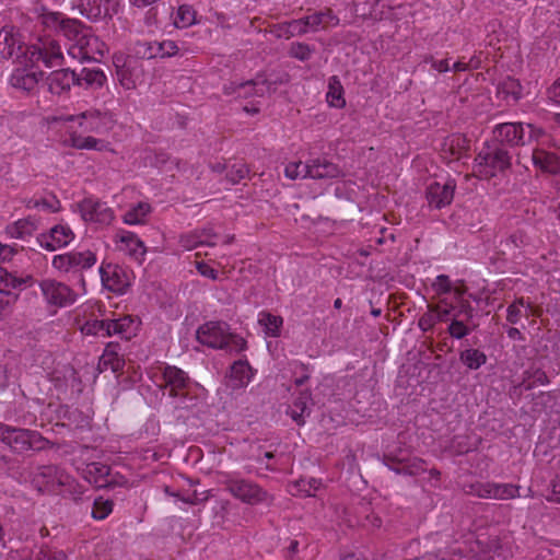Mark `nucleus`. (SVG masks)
I'll use <instances>...</instances> for the list:
<instances>
[{
  "mask_svg": "<svg viewBox=\"0 0 560 560\" xmlns=\"http://www.w3.org/2000/svg\"><path fill=\"white\" fill-rule=\"evenodd\" d=\"M323 14V25L322 27H335L339 24V19L334 14L330 9H326L325 11H320Z\"/></svg>",
  "mask_w": 560,
  "mask_h": 560,
  "instance_id": "nucleus-63",
  "label": "nucleus"
},
{
  "mask_svg": "<svg viewBox=\"0 0 560 560\" xmlns=\"http://www.w3.org/2000/svg\"><path fill=\"white\" fill-rule=\"evenodd\" d=\"M40 293L48 306L67 307L77 301V293L66 283L55 279H44L38 283Z\"/></svg>",
  "mask_w": 560,
  "mask_h": 560,
  "instance_id": "nucleus-9",
  "label": "nucleus"
},
{
  "mask_svg": "<svg viewBox=\"0 0 560 560\" xmlns=\"http://www.w3.org/2000/svg\"><path fill=\"white\" fill-rule=\"evenodd\" d=\"M526 243V237L523 232H515L505 240V246L511 249L520 248Z\"/></svg>",
  "mask_w": 560,
  "mask_h": 560,
  "instance_id": "nucleus-61",
  "label": "nucleus"
},
{
  "mask_svg": "<svg viewBox=\"0 0 560 560\" xmlns=\"http://www.w3.org/2000/svg\"><path fill=\"white\" fill-rule=\"evenodd\" d=\"M441 305H436L434 307V312H436L438 320L446 322L448 320L454 307L452 304H448L446 300H441Z\"/></svg>",
  "mask_w": 560,
  "mask_h": 560,
  "instance_id": "nucleus-57",
  "label": "nucleus"
},
{
  "mask_svg": "<svg viewBox=\"0 0 560 560\" xmlns=\"http://www.w3.org/2000/svg\"><path fill=\"white\" fill-rule=\"evenodd\" d=\"M80 84H85L90 88H102L106 82V75L101 69L84 68L79 77Z\"/></svg>",
  "mask_w": 560,
  "mask_h": 560,
  "instance_id": "nucleus-43",
  "label": "nucleus"
},
{
  "mask_svg": "<svg viewBox=\"0 0 560 560\" xmlns=\"http://www.w3.org/2000/svg\"><path fill=\"white\" fill-rule=\"evenodd\" d=\"M43 75V71L18 68L12 72L9 81L12 88L25 93H32L37 89L38 82Z\"/></svg>",
  "mask_w": 560,
  "mask_h": 560,
  "instance_id": "nucleus-25",
  "label": "nucleus"
},
{
  "mask_svg": "<svg viewBox=\"0 0 560 560\" xmlns=\"http://www.w3.org/2000/svg\"><path fill=\"white\" fill-rule=\"evenodd\" d=\"M48 91L54 95L68 93L72 85L80 84L79 77L70 69L51 71L46 78Z\"/></svg>",
  "mask_w": 560,
  "mask_h": 560,
  "instance_id": "nucleus-19",
  "label": "nucleus"
},
{
  "mask_svg": "<svg viewBox=\"0 0 560 560\" xmlns=\"http://www.w3.org/2000/svg\"><path fill=\"white\" fill-rule=\"evenodd\" d=\"M432 290L438 295L447 294L453 292L456 301L458 302V305H460L462 301H465L463 299V295L465 293V289L460 287H454L450 277L446 275H439L434 281L432 282Z\"/></svg>",
  "mask_w": 560,
  "mask_h": 560,
  "instance_id": "nucleus-34",
  "label": "nucleus"
},
{
  "mask_svg": "<svg viewBox=\"0 0 560 560\" xmlns=\"http://www.w3.org/2000/svg\"><path fill=\"white\" fill-rule=\"evenodd\" d=\"M523 308L532 310L530 303H525L524 299H518L506 310V319L511 324H517L524 315Z\"/></svg>",
  "mask_w": 560,
  "mask_h": 560,
  "instance_id": "nucleus-46",
  "label": "nucleus"
},
{
  "mask_svg": "<svg viewBox=\"0 0 560 560\" xmlns=\"http://www.w3.org/2000/svg\"><path fill=\"white\" fill-rule=\"evenodd\" d=\"M392 470L398 475L419 476L427 470L425 462L418 457L399 460Z\"/></svg>",
  "mask_w": 560,
  "mask_h": 560,
  "instance_id": "nucleus-36",
  "label": "nucleus"
},
{
  "mask_svg": "<svg viewBox=\"0 0 560 560\" xmlns=\"http://www.w3.org/2000/svg\"><path fill=\"white\" fill-rule=\"evenodd\" d=\"M171 495L177 498L178 500L191 504L197 505L200 503L206 502L209 499V491H205L201 493H198L197 491H192L191 493L187 495H179L178 493H170Z\"/></svg>",
  "mask_w": 560,
  "mask_h": 560,
  "instance_id": "nucleus-52",
  "label": "nucleus"
},
{
  "mask_svg": "<svg viewBox=\"0 0 560 560\" xmlns=\"http://www.w3.org/2000/svg\"><path fill=\"white\" fill-rule=\"evenodd\" d=\"M424 62L429 63L433 70L440 73L447 72L451 70L447 59L436 60L432 56H425Z\"/></svg>",
  "mask_w": 560,
  "mask_h": 560,
  "instance_id": "nucleus-60",
  "label": "nucleus"
},
{
  "mask_svg": "<svg viewBox=\"0 0 560 560\" xmlns=\"http://www.w3.org/2000/svg\"><path fill=\"white\" fill-rule=\"evenodd\" d=\"M109 337L118 335L121 338L130 339L137 330V323L130 316H124L118 319L108 320Z\"/></svg>",
  "mask_w": 560,
  "mask_h": 560,
  "instance_id": "nucleus-33",
  "label": "nucleus"
},
{
  "mask_svg": "<svg viewBox=\"0 0 560 560\" xmlns=\"http://www.w3.org/2000/svg\"><path fill=\"white\" fill-rule=\"evenodd\" d=\"M79 5L81 13L93 21L112 18L119 7L116 0H81Z\"/></svg>",
  "mask_w": 560,
  "mask_h": 560,
  "instance_id": "nucleus-18",
  "label": "nucleus"
},
{
  "mask_svg": "<svg viewBox=\"0 0 560 560\" xmlns=\"http://www.w3.org/2000/svg\"><path fill=\"white\" fill-rule=\"evenodd\" d=\"M323 16L324 15L320 14V12H315L311 15L302 18L306 33L317 32L323 25Z\"/></svg>",
  "mask_w": 560,
  "mask_h": 560,
  "instance_id": "nucleus-55",
  "label": "nucleus"
},
{
  "mask_svg": "<svg viewBox=\"0 0 560 560\" xmlns=\"http://www.w3.org/2000/svg\"><path fill=\"white\" fill-rule=\"evenodd\" d=\"M110 468L103 463H90L83 470V477L86 481L94 485L97 488H106L109 486Z\"/></svg>",
  "mask_w": 560,
  "mask_h": 560,
  "instance_id": "nucleus-30",
  "label": "nucleus"
},
{
  "mask_svg": "<svg viewBox=\"0 0 560 560\" xmlns=\"http://www.w3.org/2000/svg\"><path fill=\"white\" fill-rule=\"evenodd\" d=\"M51 122L58 121H75L83 132L102 133L107 129V125L113 121L112 114L101 112L100 109H89L78 115L52 116L49 118Z\"/></svg>",
  "mask_w": 560,
  "mask_h": 560,
  "instance_id": "nucleus-8",
  "label": "nucleus"
},
{
  "mask_svg": "<svg viewBox=\"0 0 560 560\" xmlns=\"http://www.w3.org/2000/svg\"><path fill=\"white\" fill-rule=\"evenodd\" d=\"M289 34L290 38L294 36H302L306 34V28L304 27V23L302 19L289 21Z\"/></svg>",
  "mask_w": 560,
  "mask_h": 560,
  "instance_id": "nucleus-62",
  "label": "nucleus"
},
{
  "mask_svg": "<svg viewBox=\"0 0 560 560\" xmlns=\"http://www.w3.org/2000/svg\"><path fill=\"white\" fill-rule=\"evenodd\" d=\"M0 440L16 453L40 450L45 442L35 431L11 428L3 424H0Z\"/></svg>",
  "mask_w": 560,
  "mask_h": 560,
  "instance_id": "nucleus-7",
  "label": "nucleus"
},
{
  "mask_svg": "<svg viewBox=\"0 0 560 560\" xmlns=\"http://www.w3.org/2000/svg\"><path fill=\"white\" fill-rule=\"evenodd\" d=\"M498 93L508 102H516L522 97V86L517 80L509 77L499 83Z\"/></svg>",
  "mask_w": 560,
  "mask_h": 560,
  "instance_id": "nucleus-41",
  "label": "nucleus"
},
{
  "mask_svg": "<svg viewBox=\"0 0 560 560\" xmlns=\"http://www.w3.org/2000/svg\"><path fill=\"white\" fill-rule=\"evenodd\" d=\"M455 184L453 180L443 184L433 182L428 186L427 200L431 207L441 209L452 202Z\"/></svg>",
  "mask_w": 560,
  "mask_h": 560,
  "instance_id": "nucleus-23",
  "label": "nucleus"
},
{
  "mask_svg": "<svg viewBox=\"0 0 560 560\" xmlns=\"http://www.w3.org/2000/svg\"><path fill=\"white\" fill-rule=\"evenodd\" d=\"M67 144L77 150H95L106 151L108 149V142L102 139H97L92 136H83L77 130H69V138Z\"/></svg>",
  "mask_w": 560,
  "mask_h": 560,
  "instance_id": "nucleus-27",
  "label": "nucleus"
},
{
  "mask_svg": "<svg viewBox=\"0 0 560 560\" xmlns=\"http://www.w3.org/2000/svg\"><path fill=\"white\" fill-rule=\"evenodd\" d=\"M22 40L13 26L0 30V58L4 60L19 58L22 54Z\"/></svg>",
  "mask_w": 560,
  "mask_h": 560,
  "instance_id": "nucleus-21",
  "label": "nucleus"
},
{
  "mask_svg": "<svg viewBox=\"0 0 560 560\" xmlns=\"http://www.w3.org/2000/svg\"><path fill=\"white\" fill-rule=\"evenodd\" d=\"M96 261V254L90 249L71 250L55 255L51 260V266L58 272L63 275H79L82 271L92 268Z\"/></svg>",
  "mask_w": 560,
  "mask_h": 560,
  "instance_id": "nucleus-6",
  "label": "nucleus"
},
{
  "mask_svg": "<svg viewBox=\"0 0 560 560\" xmlns=\"http://www.w3.org/2000/svg\"><path fill=\"white\" fill-rule=\"evenodd\" d=\"M459 359L470 370H477L487 361L486 354L478 349H466L460 352Z\"/></svg>",
  "mask_w": 560,
  "mask_h": 560,
  "instance_id": "nucleus-44",
  "label": "nucleus"
},
{
  "mask_svg": "<svg viewBox=\"0 0 560 560\" xmlns=\"http://www.w3.org/2000/svg\"><path fill=\"white\" fill-rule=\"evenodd\" d=\"M284 175L290 179L306 178L308 176V164L291 162L284 168Z\"/></svg>",
  "mask_w": 560,
  "mask_h": 560,
  "instance_id": "nucleus-48",
  "label": "nucleus"
},
{
  "mask_svg": "<svg viewBox=\"0 0 560 560\" xmlns=\"http://www.w3.org/2000/svg\"><path fill=\"white\" fill-rule=\"evenodd\" d=\"M195 22L196 11L192 7L188 4L179 5L174 16V25L177 28H187L195 24Z\"/></svg>",
  "mask_w": 560,
  "mask_h": 560,
  "instance_id": "nucleus-45",
  "label": "nucleus"
},
{
  "mask_svg": "<svg viewBox=\"0 0 560 560\" xmlns=\"http://www.w3.org/2000/svg\"><path fill=\"white\" fill-rule=\"evenodd\" d=\"M547 139H542L540 144H535L532 151V163L533 166L544 173L550 175L560 174V151L552 150V143H547Z\"/></svg>",
  "mask_w": 560,
  "mask_h": 560,
  "instance_id": "nucleus-11",
  "label": "nucleus"
},
{
  "mask_svg": "<svg viewBox=\"0 0 560 560\" xmlns=\"http://www.w3.org/2000/svg\"><path fill=\"white\" fill-rule=\"evenodd\" d=\"M38 220L33 217L19 219L5 226V234L11 238L27 240L37 231Z\"/></svg>",
  "mask_w": 560,
  "mask_h": 560,
  "instance_id": "nucleus-28",
  "label": "nucleus"
},
{
  "mask_svg": "<svg viewBox=\"0 0 560 560\" xmlns=\"http://www.w3.org/2000/svg\"><path fill=\"white\" fill-rule=\"evenodd\" d=\"M156 58L173 57L178 52V47L173 40L158 42Z\"/></svg>",
  "mask_w": 560,
  "mask_h": 560,
  "instance_id": "nucleus-54",
  "label": "nucleus"
},
{
  "mask_svg": "<svg viewBox=\"0 0 560 560\" xmlns=\"http://www.w3.org/2000/svg\"><path fill=\"white\" fill-rule=\"evenodd\" d=\"M113 511V502L98 498L94 501L92 516L95 520L106 518Z\"/></svg>",
  "mask_w": 560,
  "mask_h": 560,
  "instance_id": "nucleus-49",
  "label": "nucleus"
},
{
  "mask_svg": "<svg viewBox=\"0 0 560 560\" xmlns=\"http://www.w3.org/2000/svg\"><path fill=\"white\" fill-rule=\"evenodd\" d=\"M156 47H158L156 40H153V42L143 40V42H138L135 45L133 51L140 58L153 59V58H156V54H158Z\"/></svg>",
  "mask_w": 560,
  "mask_h": 560,
  "instance_id": "nucleus-47",
  "label": "nucleus"
},
{
  "mask_svg": "<svg viewBox=\"0 0 560 560\" xmlns=\"http://www.w3.org/2000/svg\"><path fill=\"white\" fill-rule=\"evenodd\" d=\"M311 393L308 390L301 392L288 409V415L298 424L305 423V418L310 416Z\"/></svg>",
  "mask_w": 560,
  "mask_h": 560,
  "instance_id": "nucleus-31",
  "label": "nucleus"
},
{
  "mask_svg": "<svg viewBox=\"0 0 560 560\" xmlns=\"http://www.w3.org/2000/svg\"><path fill=\"white\" fill-rule=\"evenodd\" d=\"M151 211L152 208L150 203L143 201L138 202L125 212L122 221L128 225L143 224Z\"/></svg>",
  "mask_w": 560,
  "mask_h": 560,
  "instance_id": "nucleus-38",
  "label": "nucleus"
},
{
  "mask_svg": "<svg viewBox=\"0 0 560 560\" xmlns=\"http://www.w3.org/2000/svg\"><path fill=\"white\" fill-rule=\"evenodd\" d=\"M269 86L266 81L261 78L246 82H231L224 86V93L226 95H234L237 98H247L250 96H262Z\"/></svg>",
  "mask_w": 560,
  "mask_h": 560,
  "instance_id": "nucleus-22",
  "label": "nucleus"
},
{
  "mask_svg": "<svg viewBox=\"0 0 560 560\" xmlns=\"http://www.w3.org/2000/svg\"><path fill=\"white\" fill-rule=\"evenodd\" d=\"M19 248L15 245L0 243V262H9L18 254Z\"/></svg>",
  "mask_w": 560,
  "mask_h": 560,
  "instance_id": "nucleus-59",
  "label": "nucleus"
},
{
  "mask_svg": "<svg viewBox=\"0 0 560 560\" xmlns=\"http://www.w3.org/2000/svg\"><path fill=\"white\" fill-rule=\"evenodd\" d=\"M218 237V234L209 226L182 234L179 237V244L184 249L192 250L202 245L214 246Z\"/></svg>",
  "mask_w": 560,
  "mask_h": 560,
  "instance_id": "nucleus-24",
  "label": "nucleus"
},
{
  "mask_svg": "<svg viewBox=\"0 0 560 560\" xmlns=\"http://www.w3.org/2000/svg\"><path fill=\"white\" fill-rule=\"evenodd\" d=\"M512 156L502 147L483 148L475 158L474 174L481 179H490L510 168Z\"/></svg>",
  "mask_w": 560,
  "mask_h": 560,
  "instance_id": "nucleus-3",
  "label": "nucleus"
},
{
  "mask_svg": "<svg viewBox=\"0 0 560 560\" xmlns=\"http://www.w3.org/2000/svg\"><path fill=\"white\" fill-rule=\"evenodd\" d=\"M70 476L62 469L49 465L38 469L34 477V482L39 491H56L58 488L68 485Z\"/></svg>",
  "mask_w": 560,
  "mask_h": 560,
  "instance_id": "nucleus-17",
  "label": "nucleus"
},
{
  "mask_svg": "<svg viewBox=\"0 0 560 560\" xmlns=\"http://www.w3.org/2000/svg\"><path fill=\"white\" fill-rule=\"evenodd\" d=\"M80 330L86 336L109 337L108 320L89 319L80 326Z\"/></svg>",
  "mask_w": 560,
  "mask_h": 560,
  "instance_id": "nucleus-42",
  "label": "nucleus"
},
{
  "mask_svg": "<svg viewBox=\"0 0 560 560\" xmlns=\"http://www.w3.org/2000/svg\"><path fill=\"white\" fill-rule=\"evenodd\" d=\"M518 485L494 481H477L469 486V494L480 499L511 500L520 497Z\"/></svg>",
  "mask_w": 560,
  "mask_h": 560,
  "instance_id": "nucleus-10",
  "label": "nucleus"
},
{
  "mask_svg": "<svg viewBox=\"0 0 560 560\" xmlns=\"http://www.w3.org/2000/svg\"><path fill=\"white\" fill-rule=\"evenodd\" d=\"M30 277L22 278L9 272L4 268H0V302L4 295H9L11 290L22 289Z\"/></svg>",
  "mask_w": 560,
  "mask_h": 560,
  "instance_id": "nucleus-35",
  "label": "nucleus"
},
{
  "mask_svg": "<svg viewBox=\"0 0 560 560\" xmlns=\"http://www.w3.org/2000/svg\"><path fill=\"white\" fill-rule=\"evenodd\" d=\"M254 376L253 370L247 361L238 360L230 369V386L234 389L243 388L248 385Z\"/></svg>",
  "mask_w": 560,
  "mask_h": 560,
  "instance_id": "nucleus-29",
  "label": "nucleus"
},
{
  "mask_svg": "<svg viewBox=\"0 0 560 560\" xmlns=\"http://www.w3.org/2000/svg\"><path fill=\"white\" fill-rule=\"evenodd\" d=\"M341 175L338 165L327 161L316 159L308 163V176L314 179L336 178Z\"/></svg>",
  "mask_w": 560,
  "mask_h": 560,
  "instance_id": "nucleus-32",
  "label": "nucleus"
},
{
  "mask_svg": "<svg viewBox=\"0 0 560 560\" xmlns=\"http://www.w3.org/2000/svg\"><path fill=\"white\" fill-rule=\"evenodd\" d=\"M119 59L115 61V66L117 68V78L120 82V84L126 90H131L136 88V81L132 79L131 74L129 73V70L125 68V66L118 65Z\"/></svg>",
  "mask_w": 560,
  "mask_h": 560,
  "instance_id": "nucleus-53",
  "label": "nucleus"
},
{
  "mask_svg": "<svg viewBox=\"0 0 560 560\" xmlns=\"http://www.w3.org/2000/svg\"><path fill=\"white\" fill-rule=\"evenodd\" d=\"M312 48L304 43H293L289 50L291 57L301 61L308 60L312 56Z\"/></svg>",
  "mask_w": 560,
  "mask_h": 560,
  "instance_id": "nucleus-50",
  "label": "nucleus"
},
{
  "mask_svg": "<svg viewBox=\"0 0 560 560\" xmlns=\"http://www.w3.org/2000/svg\"><path fill=\"white\" fill-rule=\"evenodd\" d=\"M222 485L233 498L248 505L267 503L271 499L258 483L235 474H225Z\"/></svg>",
  "mask_w": 560,
  "mask_h": 560,
  "instance_id": "nucleus-4",
  "label": "nucleus"
},
{
  "mask_svg": "<svg viewBox=\"0 0 560 560\" xmlns=\"http://www.w3.org/2000/svg\"><path fill=\"white\" fill-rule=\"evenodd\" d=\"M470 551L474 553L472 557L478 559H493L498 555V540L491 539L488 541L487 539L477 538Z\"/></svg>",
  "mask_w": 560,
  "mask_h": 560,
  "instance_id": "nucleus-40",
  "label": "nucleus"
},
{
  "mask_svg": "<svg viewBox=\"0 0 560 560\" xmlns=\"http://www.w3.org/2000/svg\"><path fill=\"white\" fill-rule=\"evenodd\" d=\"M464 316L466 320H470L474 316V308L468 301H462L458 305V311L454 314V317L448 326V334L455 339H462L468 336L471 328L463 320L459 319Z\"/></svg>",
  "mask_w": 560,
  "mask_h": 560,
  "instance_id": "nucleus-26",
  "label": "nucleus"
},
{
  "mask_svg": "<svg viewBox=\"0 0 560 560\" xmlns=\"http://www.w3.org/2000/svg\"><path fill=\"white\" fill-rule=\"evenodd\" d=\"M299 487H301V491H303L305 497H314L320 489L322 482L315 478H311L308 480L302 479L299 482Z\"/></svg>",
  "mask_w": 560,
  "mask_h": 560,
  "instance_id": "nucleus-56",
  "label": "nucleus"
},
{
  "mask_svg": "<svg viewBox=\"0 0 560 560\" xmlns=\"http://www.w3.org/2000/svg\"><path fill=\"white\" fill-rule=\"evenodd\" d=\"M258 324L267 336L276 338L281 334L283 319L281 316L262 311L258 314Z\"/></svg>",
  "mask_w": 560,
  "mask_h": 560,
  "instance_id": "nucleus-37",
  "label": "nucleus"
},
{
  "mask_svg": "<svg viewBox=\"0 0 560 560\" xmlns=\"http://www.w3.org/2000/svg\"><path fill=\"white\" fill-rule=\"evenodd\" d=\"M116 249L135 261L141 264L144 260L147 247L144 243L130 231H118L114 236Z\"/></svg>",
  "mask_w": 560,
  "mask_h": 560,
  "instance_id": "nucleus-16",
  "label": "nucleus"
},
{
  "mask_svg": "<svg viewBox=\"0 0 560 560\" xmlns=\"http://www.w3.org/2000/svg\"><path fill=\"white\" fill-rule=\"evenodd\" d=\"M102 284L116 294H125L131 284V275L124 267L103 264L100 268Z\"/></svg>",
  "mask_w": 560,
  "mask_h": 560,
  "instance_id": "nucleus-12",
  "label": "nucleus"
},
{
  "mask_svg": "<svg viewBox=\"0 0 560 560\" xmlns=\"http://www.w3.org/2000/svg\"><path fill=\"white\" fill-rule=\"evenodd\" d=\"M162 378L164 387L168 390L170 396L174 398L186 397L192 384L185 371L173 365L163 368Z\"/></svg>",
  "mask_w": 560,
  "mask_h": 560,
  "instance_id": "nucleus-14",
  "label": "nucleus"
},
{
  "mask_svg": "<svg viewBox=\"0 0 560 560\" xmlns=\"http://www.w3.org/2000/svg\"><path fill=\"white\" fill-rule=\"evenodd\" d=\"M547 94L551 102L560 104V78L551 84Z\"/></svg>",
  "mask_w": 560,
  "mask_h": 560,
  "instance_id": "nucleus-64",
  "label": "nucleus"
},
{
  "mask_svg": "<svg viewBox=\"0 0 560 560\" xmlns=\"http://www.w3.org/2000/svg\"><path fill=\"white\" fill-rule=\"evenodd\" d=\"M77 206L84 221L109 224L115 218L112 208L94 198H84Z\"/></svg>",
  "mask_w": 560,
  "mask_h": 560,
  "instance_id": "nucleus-13",
  "label": "nucleus"
},
{
  "mask_svg": "<svg viewBox=\"0 0 560 560\" xmlns=\"http://www.w3.org/2000/svg\"><path fill=\"white\" fill-rule=\"evenodd\" d=\"M197 339L200 343L213 349L231 348L242 351L246 342L243 338L232 336L228 332V326L224 323L209 322L200 326L197 330Z\"/></svg>",
  "mask_w": 560,
  "mask_h": 560,
  "instance_id": "nucleus-5",
  "label": "nucleus"
},
{
  "mask_svg": "<svg viewBox=\"0 0 560 560\" xmlns=\"http://www.w3.org/2000/svg\"><path fill=\"white\" fill-rule=\"evenodd\" d=\"M32 56L37 55L47 68L60 67L63 65L65 57L62 49L58 42L55 39L42 40L38 45H35Z\"/></svg>",
  "mask_w": 560,
  "mask_h": 560,
  "instance_id": "nucleus-20",
  "label": "nucleus"
},
{
  "mask_svg": "<svg viewBox=\"0 0 560 560\" xmlns=\"http://www.w3.org/2000/svg\"><path fill=\"white\" fill-rule=\"evenodd\" d=\"M34 560H67V557L62 551L40 549Z\"/></svg>",
  "mask_w": 560,
  "mask_h": 560,
  "instance_id": "nucleus-58",
  "label": "nucleus"
},
{
  "mask_svg": "<svg viewBox=\"0 0 560 560\" xmlns=\"http://www.w3.org/2000/svg\"><path fill=\"white\" fill-rule=\"evenodd\" d=\"M74 240V233L68 224L59 223L49 229L48 232L38 235L37 241L40 247L55 252L68 246Z\"/></svg>",
  "mask_w": 560,
  "mask_h": 560,
  "instance_id": "nucleus-15",
  "label": "nucleus"
},
{
  "mask_svg": "<svg viewBox=\"0 0 560 560\" xmlns=\"http://www.w3.org/2000/svg\"><path fill=\"white\" fill-rule=\"evenodd\" d=\"M61 32L70 42L68 55L84 62L103 57L106 51L105 44L95 36L91 28L77 20H67L61 23Z\"/></svg>",
  "mask_w": 560,
  "mask_h": 560,
  "instance_id": "nucleus-1",
  "label": "nucleus"
},
{
  "mask_svg": "<svg viewBox=\"0 0 560 560\" xmlns=\"http://www.w3.org/2000/svg\"><path fill=\"white\" fill-rule=\"evenodd\" d=\"M494 138L502 144L524 147L540 144L548 133L541 127L526 122H503L493 129Z\"/></svg>",
  "mask_w": 560,
  "mask_h": 560,
  "instance_id": "nucleus-2",
  "label": "nucleus"
},
{
  "mask_svg": "<svg viewBox=\"0 0 560 560\" xmlns=\"http://www.w3.org/2000/svg\"><path fill=\"white\" fill-rule=\"evenodd\" d=\"M326 100L328 105L331 107L342 108L346 105V101L343 98V88L340 80L336 75L329 79Z\"/></svg>",
  "mask_w": 560,
  "mask_h": 560,
  "instance_id": "nucleus-39",
  "label": "nucleus"
},
{
  "mask_svg": "<svg viewBox=\"0 0 560 560\" xmlns=\"http://www.w3.org/2000/svg\"><path fill=\"white\" fill-rule=\"evenodd\" d=\"M248 168L245 164H234L226 173V178L231 184H237L248 174Z\"/></svg>",
  "mask_w": 560,
  "mask_h": 560,
  "instance_id": "nucleus-51",
  "label": "nucleus"
}]
</instances>
